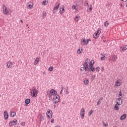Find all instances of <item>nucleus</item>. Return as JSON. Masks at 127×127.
Here are the masks:
<instances>
[{"label":"nucleus","instance_id":"obj_1","mask_svg":"<svg viewBox=\"0 0 127 127\" xmlns=\"http://www.w3.org/2000/svg\"><path fill=\"white\" fill-rule=\"evenodd\" d=\"M84 70H85V72H87L88 71V59L85 60V62L83 64V67L80 68L81 72H83Z\"/></svg>","mask_w":127,"mask_h":127},{"label":"nucleus","instance_id":"obj_2","mask_svg":"<svg viewBox=\"0 0 127 127\" xmlns=\"http://www.w3.org/2000/svg\"><path fill=\"white\" fill-rule=\"evenodd\" d=\"M37 94H38V91L37 89H36V88H35L33 90V92H31V96H32L33 98H35V97L37 96Z\"/></svg>","mask_w":127,"mask_h":127},{"label":"nucleus","instance_id":"obj_3","mask_svg":"<svg viewBox=\"0 0 127 127\" xmlns=\"http://www.w3.org/2000/svg\"><path fill=\"white\" fill-rule=\"evenodd\" d=\"M47 116L49 119H51L52 118V111L50 109L48 110L47 112Z\"/></svg>","mask_w":127,"mask_h":127},{"label":"nucleus","instance_id":"obj_4","mask_svg":"<svg viewBox=\"0 0 127 127\" xmlns=\"http://www.w3.org/2000/svg\"><path fill=\"white\" fill-rule=\"evenodd\" d=\"M17 124V120H14L13 121H11L9 123V126L11 127V126H16Z\"/></svg>","mask_w":127,"mask_h":127},{"label":"nucleus","instance_id":"obj_5","mask_svg":"<svg viewBox=\"0 0 127 127\" xmlns=\"http://www.w3.org/2000/svg\"><path fill=\"white\" fill-rule=\"evenodd\" d=\"M121 85H122V80H121L120 79H119L116 81V82L114 87L115 88H118V87H119V86H121Z\"/></svg>","mask_w":127,"mask_h":127},{"label":"nucleus","instance_id":"obj_6","mask_svg":"<svg viewBox=\"0 0 127 127\" xmlns=\"http://www.w3.org/2000/svg\"><path fill=\"white\" fill-rule=\"evenodd\" d=\"M80 116H81L82 120H84V118H85V109L84 108H82L81 110Z\"/></svg>","mask_w":127,"mask_h":127},{"label":"nucleus","instance_id":"obj_7","mask_svg":"<svg viewBox=\"0 0 127 127\" xmlns=\"http://www.w3.org/2000/svg\"><path fill=\"white\" fill-rule=\"evenodd\" d=\"M96 71V68L93 66H89V65L88 64V72H95Z\"/></svg>","mask_w":127,"mask_h":127},{"label":"nucleus","instance_id":"obj_8","mask_svg":"<svg viewBox=\"0 0 127 127\" xmlns=\"http://www.w3.org/2000/svg\"><path fill=\"white\" fill-rule=\"evenodd\" d=\"M50 94H51V96L53 95H55V96H57V91L54 89H51L50 91Z\"/></svg>","mask_w":127,"mask_h":127},{"label":"nucleus","instance_id":"obj_9","mask_svg":"<svg viewBox=\"0 0 127 127\" xmlns=\"http://www.w3.org/2000/svg\"><path fill=\"white\" fill-rule=\"evenodd\" d=\"M123 103V99L121 98H118L117 99V104L118 106H121Z\"/></svg>","mask_w":127,"mask_h":127},{"label":"nucleus","instance_id":"obj_10","mask_svg":"<svg viewBox=\"0 0 127 127\" xmlns=\"http://www.w3.org/2000/svg\"><path fill=\"white\" fill-rule=\"evenodd\" d=\"M3 12L4 14H7V8L5 5H3L2 6Z\"/></svg>","mask_w":127,"mask_h":127},{"label":"nucleus","instance_id":"obj_11","mask_svg":"<svg viewBox=\"0 0 127 127\" xmlns=\"http://www.w3.org/2000/svg\"><path fill=\"white\" fill-rule=\"evenodd\" d=\"M65 12V9H64V6L63 5V7L60 8V14H63Z\"/></svg>","mask_w":127,"mask_h":127},{"label":"nucleus","instance_id":"obj_12","mask_svg":"<svg viewBox=\"0 0 127 127\" xmlns=\"http://www.w3.org/2000/svg\"><path fill=\"white\" fill-rule=\"evenodd\" d=\"M59 6H60V3H59V4L57 6L54 8L53 13H56V11H57V9L59 8Z\"/></svg>","mask_w":127,"mask_h":127},{"label":"nucleus","instance_id":"obj_13","mask_svg":"<svg viewBox=\"0 0 127 127\" xmlns=\"http://www.w3.org/2000/svg\"><path fill=\"white\" fill-rule=\"evenodd\" d=\"M25 107H27L29 104H30V100L29 99H26L25 100Z\"/></svg>","mask_w":127,"mask_h":127},{"label":"nucleus","instance_id":"obj_14","mask_svg":"<svg viewBox=\"0 0 127 127\" xmlns=\"http://www.w3.org/2000/svg\"><path fill=\"white\" fill-rule=\"evenodd\" d=\"M80 43L81 45H86V39L82 38L81 40Z\"/></svg>","mask_w":127,"mask_h":127},{"label":"nucleus","instance_id":"obj_15","mask_svg":"<svg viewBox=\"0 0 127 127\" xmlns=\"http://www.w3.org/2000/svg\"><path fill=\"white\" fill-rule=\"evenodd\" d=\"M4 118L5 120H7V119H8V114L6 111H4Z\"/></svg>","mask_w":127,"mask_h":127},{"label":"nucleus","instance_id":"obj_16","mask_svg":"<svg viewBox=\"0 0 127 127\" xmlns=\"http://www.w3.org/2000/svg\"><path fill=\"white\" fill-rule=\"evenodd\" d=\"M127 119V114H123L121 117H120V120L121 121H124Z\"/></svg>","mask_w":127,"mask_h":127},{"label":"nucleus","instance_id":"obj_17","mask_svg":"<svg viewBox=\"0 0 127 127\" xmlns=\"http://www.w3.org/2000/svg\"><path fill=\"white\" fill-rule=\"evenodd\" d=\"M16 116V113L14 111H10V117H15Z\"/></svg>","mask_w":127,"mask_h":127},{"label":"nucleus","instance_id":"obj_18","mask_svg":"<svg viewBox=\"0 0 127 127\" xmlns=\"http://www.w3.org/2000/svg\"><path fill=\"white\" fill-rule=\"evenodd\" d=\"M11 65H12V63L9 61L7 63L6 67H7V68H11Z\"/></svg>","mask_w":127,"mask_h":127},{"label":"nucleus","instance_id":"obj_19","mask_svg":"<svg viewBox=\"0 0 127 127\" xmlns=\"http://www.w3.org/2000/svg\"><path fill=\"white\" fill-rule=\"evenodd\" d=\"M99 36H100V35L99 34H98V33H96V32H95V33L93 34V38L95 39H98V38L99 37Z\"/></svg>","mask_w":127,"mask_h":127},{"label":"nucleus","instance_id":"obj_20","mask_svg":"<svg viewBox=\"0 0 127 127\" xmlns=\"http://www.w3.org/2000/svg\"><path fill=\"white\" fill-rule=\"evenodd\" d=\"M57 96L59 97V99H57L56 101H54L53 104H58L59 102H60V96L59 95H57Z\"/></svg>","mask_w":127,"mask_h":127},{"label":"nucleus","instance_id":"obj_21","mask_svg":"<svg viewBox=\"0 0 127 127\" xmlns=\"http://www.w3.org/2000/svg\"><path fill=\"white\" fill-rule=\"evenodd\" d=\"M28 5L29 9H31V8H32V7L33 6V4L32 2H29L28 3Z\"/></svg>","mask_w":127,"mask_h":127},{"label":"nucleus","instance_id":"obj_22","mask_svg":"<svg viewBox=\"0 0 127 127\" xmlns=\"http://www.w3.org/2000/svg\"><path fill=\"white\" fill-rule=\"evenodd\" d=\"M94 64H95V61L94 60L91 61L89 64V67H93L94 66Z\"/></svg>","mask_w":127,"mask_h":127},{"label":"nucleus","instance_id":"obj_23","mask_svg":"<svg viewBox=\"0 0 127 127\" xmlns=\"http://www.w3.org/2000/svg\"><path fill=\"white\" fill-rule=\"evenodd\" d=\"M76 5H82L83 4V0H80L76 2Z\"/></svg>","mask_w":127,"mask_h":127},{"label":"nucleus","instance_id":"obj_24","mask_svg":"<svg viewBox=\"0 0 127 127\" xmlns=\"http://www.w3.org/2000/svg\"><path fill=\"white\" fill-rule=\"evenodd\" d=\"M59 99V97L57 95H55V96L53 98V103H54V101H56V100H58Z\"/></svg>","mask_w":127,"mask_h":127},{"label":"nucleus","instance_id":"obj_25","mask_svg":"<svg viewBox=\"0 0 127 127\" xmlns=\"http://www.w3.org/2000/svg\"><path fill=\"white\" fill-rule=\"evenodd\" d=\"M120 108H119V105H118L117 104H116L114 107V110L115 111H119Z\"/></svg>","mask_w":127,"mask_h":127},{"label":"nucleus","instance_id":"obj_26","mask_svg":"<svg viewBox=\"0 0 127 127\" xmlns=\"http://www.w3.org/2000/svg\"><path fill=\"white\" fill-rule=\"evenodd\" d=\"M84 85H87L88 84H89V80L85 79L83 81Z\"/></svg>","mask_w":127,"mask_h":127},{"label":"nucleus","instance_id":"obj_27","mask_svg":"<svg viewBox=\"0 0 127 127\" xmlns=\"http://www.w3.org/2000/svg\"><path fill=\"white\" fill-rule=\"evenodd\" d=\"M79 19H80V16H79V15H76V16H75V21L78 22V21H79Z\"/></svg>","mask_w":127,"mask_h":127},{"label":"nucleus","instance_id":"obj_28","mask_svg":"<svg viewBox=\"0 0 127 127\" xmlns=\"http://www.w3.org/2000/svg\"><path fill=\"white\" fill-rule=\"evenodd\" d=\"M95 78H96V75L94 74L93 75L91 76V77L90 78L91 81H94V80L95 79Z\"/></svg>","mask_w":127,"mask_h":127},{"label":"nucleus","instance_id":"obj_29","mask_svg":"<svg viewBox=\"0 0 127 127\" xmlns=\"http://www.w3.org/2000/svg\"><path fill=\"white\" fill-rule=\"evenodd\" d=\"M44 117L45 116L43 115H41L40 119V122H43V121H44Z\"/></svg>","mask_w":127,"mask_h":127},{"label":"nucleus","instance_id":"obj_30","mask_svg":"<svg viewBox=\"0 0 127 127\" xmlns=\"http://www.w3.org/2000/svg\"><path fill=\"white\" fill-rule=\"evenodd\" d=\"M101 32H102V29L101 28H99L97 32H96V33H97L98 34H99L101 33Z\"/></svg>","mask_w":127,"mask_h":127},{"label":"nucleus","instance_id":"obj_31","mask_svg":"<svg viewBox=\"0 0 127 127\" xmlns=\"http://www.w3.org/2000/svg\"><path fill=\"white\" fill-rule=\"evenodd\" d=\"M42 18L44 19L45 17H46V12H44L43 13V16H42Z\"/></svg>","mask_w":127,"mask_h":127},{"label":"nucleus","instance_id":"obj_32","mask_svg":"<svg viewBox=\"0 0 127 127\" xmlns=\"http://www.w3.org/2000/svg\"><path fill=\"white\" fill-rule=\"evenodd\" d=\"M112 60L113 61H116V60H117V57H116L115 55L113 56Z\"/></svg>","mask_w":127,"mask_h":127},{"label":"nucleus","instance_id":"obj_33","mask_svg":"<svg viewBox=\"0 0 127 127\" xmlns=\"http://www.w3.org/2000/svg\"><path fill=\"white\" fill-rule=\"evenodd\" d=\"M109 24H110V23H109L108 21H106L104 23V26H106V27H107V26H108Z\"/></svg>","mask_w":127,"mask_h":127},{"label":"nucleus","instance_id":"obj_34","mask_svg":"<svg viewBox=\"0 0 127 127\" xmlns=\"http://www.w3.org/2000/svg\"><path fill=\"white\" fill-rule=\"evenodd\" d=\"M93 112H94V111H93L92 110H90L88 113V115L89 116H91L92 114H93Z\"/></svg>","mask_w":127,"mask_h":127},{"label":"nucleus","instance_id":"obj_35","mask_svg":"<svg viewBox=\"0 0 127 127\" xmlns=\"http://www.w3.org/2000/svg\"><path fill=\"white\" fill-rule=\"evenodd\" d=\"M100 66H97L96 68H95V70H96V72H99V71H100Z\"/></svg>","mask_w":127,"mask_h":127},{"label":"nucleus","instance_id":"obj_36","mask_svg":"<svg viewBox=\"0 0 127 127\" xmlns=\"http://www.w3.org/2000/svg\"><path fill=\"white\" fill-rule=\"evenodd\" d=\"M122 50H127V46H125L123 48H122Z\"/></svg>","mask_w":127,"mask_h":127},{"label":"nucleus","instance_id":"obj_37","mask_svg":"<svg viewBox=\"0 0 127 127\" xmlns=\"http://www.w3.org/2000/svg\"><path fill=\"white\" fill-rule=\"evenodd\" d=\"M42 3V4H44V5H46V4H47V2H46V0H44Z\"/></svg>","mask_w":127,"mask_h":127},{"label":"nucleus","instance_id":"obj_38","mask_svg":"<svg viewBox=\"0 0 127 127\" xmlns=\"http://www.w3.org/2000/svg\"><path fill=\"white\" fill-rule=\"evenodd\" d=\"M49 71H53V66H50V67L49 68Z\"/></svg>","mask_w":127,"mask_h":127},{"label":"nucleus","instance_id":"obj_39","mask_svg":"<svg viewBox=\"0 0 127 127\" xmlns=\"http://www.w3.org/2000/svg\"><path fill=\"white\" fill-rule=\"evenodd\" d=\"M100 59L101 60L104 61L105 60V59H106V57L105 56H103V57H101Z\"/></svg>","mask_w":127,"mask_h":127},{"label":"nucleus","instance_id":"obj_40","mask_svg":"<svg viewBox=\"0 0 127 127\" xmlns=\"http://www.w3.org/2000/svg\"><path fill=\"white\" fill-rule=\"evenodd\" d=\"M122 96H123V93H122V91L120 90L119 92V97H121Z\"/></svg>","mask_w":127,"mask_h":127},{"label":"nucleus","instance_id":"obj_41","mask_svg":"<svg viewBox=\"0 0 127 127\" xmlns=\"http://www.w3.org/2000/svg\"><path fill=\"white\" fill-rule=\"evenodd\" d=\"M87 4H89V1H85V3H84V5L85 6H87Z\"/></svg>","mask_w":127,"mask_h":127},{"label":"nucleus","instance_id":"obj_42","mask_svg":"<svg viewBox=\"0 0 127 127\" xmlns=\"http://www.w3.org/2000/svg\"><path fill=\"white\" fill-rule=\"evenodd\" d=\"M78 54H80V53H82V52H81V50L80 49H78L77 51Z\"/></svg>","mask_w":127,"mask_h":127},{"label":"nucleus","instance_id":"obj_43","mask_svg":"<svg viewBox=\"0 0 127 127\" xmlns=\"http://www.w3.org/2000/svg\"><path fill=\"white\" fill-rule=\"evenodd\" d=\"M89 41H91V39H87V40H86V45H88V43H89Z\"/></svg>","mask_w":127,"mask_h":127},{"label":"nucleus","instance_id":"obj_44","mask_svg":"<svg viewBox=\"0 0 127 127\" xmlns=\"http://www.w3.org/2000/svg\"><path fill=\"white\" fill-rule=\"evenodd\" d=\"M21 126H22V127H24V126H25V122L21 123Z\"/></svg>","mask_w":127,"mask_h":127},{"label":"nucleus","instance_id":"obj_45","mask_svg":"<svg viewBox=\"0 0 127 127\" xmlns=\"http://www.w3.org/2000/svg\"><path fill=\"white\" fill-rule=\"evenodd\" d=\"M39 60V58H36V59H35V62H38Z\"/></svg>","mask_w":127,"mask_h":127},{"label":"nucleus","instance_id":"obj_46","mask_svg":"<svg viewBox=\"0 0 127 127\" xmlns=\"http://www.w3.org/2000/svg\"><path fill=\"white\" fill-rule=\"evenodd\" d=\"M72 8L73 9H76V6L75 5H72Z\"/></svg>","mask_w":127,"mask_h":127},{"label":"nucleus","instance_id":"obj_47","mask_svg":"<svg viewBox=\"0 0 127 127\" xmlns=\"http://www.w3.org/2000/svg\"><path fill=\"white\" fill-rule=\"evenodd\" d=\"M100 104H101V101L98 100L97 103V105H100Z\"/></svg>","mask_w":127,"mask_h":127},{"label":"nucleus","instance_id":"obj_48","mask_svg":"<svg viewBox=\"0 0 127 127\" xmlns=\"http://www.w3.org/2000/svg\"><path fill=\"white\" fill-rule=\"evenodd\" d=\"M34 64V65H37L38 64V62H35Z\"/></svg>","mask_w":127,"mask_h":127},{"label":"nucleus","instance_id":"obj_49","mask_svg":"<svg viewBox=\"0 0 127 127\" xmlns=\"http://www.w3.org/2000/svg\"><path fill=\"white\" fill-rule=\"evenodd\" d=\"M51 123H52V124L54 123V119H52L51 120Z\"/></svg>","mask_w":127,"mask_h":127},{"label":"nucleus","instance_id":"obj_50","mask_svg":"<svg viewBox=\"0 0 127 127\" xmlns=\"http://www.w3.org/2000/svg\"><path fill=\"white\" fill-rule=\"evenodd\" d=\"M64 87H62V90H61V92H60V94L61 95L62 94V91H63V88H64Z\"/></svg>","mask_w":127,"mask_h":127},{"label":"nucleus","instance_id":"obj_51","mask_svg":"<svg viewBox=\"0 0 127 127\" xmlns=\"http://www.w3.org/2000/svg\"><path fill=\"white\" fill-rule=\"evenodd\" d=\"M89 10H90V11H92V5H91L90 6Z\"/></svg>","mask_w":127,"mask_h":127},{"label":"nucleus","instance_id":"obj_52","mask_svg":"<svg viewBox=\"0 0 127 127\" xmlns=\"http://www.w3.org/2000/svg\"><path fill=\"white\" fill-rule=\"evenodd\" d=\"M104 127H108V126H109V125L108 124H104Z\"/></svg>","mask_w":127,"mask_h":127},{"label":"nucleus","instance_id":"obj_53","mask_svg":"<svg viewBox=\"0 0 127 127\" xmlns=\"http://www.w3.org/2000/svg\"><path fill=\"white\" fill-rule=\"evenodd\" d=\"M65 93L66 94H69V92H68V89H66Z\"/></svg>","mask_w":127,"mask_h":127},{"label":"nucleus","instance_id":"obj_54","mask_svg":"<svg viewBox=\"0 0 127 127\" xmlns=\"http://www.w3.org/2000/svg\"><path fill=\"white\" fill-rule=\"evenodd\" d=\"M101 71H104V66L101 67Z\"/></svg>","mask_w":127,"mask_h":127},{"label":"nucleus","instance_id":"obj_55","mask_svg":"<svg viewBox=\"0 0 127 127\" xmlns=\"http://www.w3.org/2000/svg\"><path fill=\"white\" fill-rule=\"evenodd\" d=\"M103 100V97H101L100 99H99V101H102Z\"/></svg>","mask_w":127,"mask_h":127},{"label":"nucleus","instance_id":"obj_56","mask_svg":"<svg viewBox=\"0 0 127 127\" xmlns=\"http://www.w3.org/2000/svg\"><path fill=\"white\" fill-rule=\"evenodd\" d=\"M127 0H122V1H123L124 2H126Z\"/></svg>","mask_w":127,"mask_h":127},{"label":"nucleus","instance_id":"obj_57","mask_svg":"<svg viewBox=\"0 0 127 127\" xmlns=\"http://www.w3.org/2000/svg\"><path fill=\"white\" fill-rule=\"evenodd\" d=\"M20 21L21 22V23H23V21H22V20H21Z\"/></svg>","mask_w":127,"mask_h":127},{"label":"nucleus","instance_id":"obj_58","mask_svg":"<svg viewBox=\"0 0 127 127\" xmlns=\"http://www.w3.org/2000/svg\"><path fill=\"white\" fill-rule=\"evenodd\" d=\"M62 104H63V105H64L65 104V102L63 101Z\"/></svg>","mask_w":127,"mask_h":127},{"label":"nucleus","instance_id":"obj_59","mask_svg":"<svg viewBox=\"0 0 127 127\" xmlns=\"http://www.w3.org/2000/svg\"><path fill=\"white\" fill-rule=\"evenodd\" d=\"M106 41H107L106 40L103 41V42H106Z\"/></svg>","mask_w":127,"mask_h":127},{"label":"nucleus","instance_id":"obj_60","mask_svg":"<svg viewBox=\"0 0 127 127\" xmlns=\"http://www.w3.org/2000/svg\"><path fill=\"white\" fill-rule=\"evenodd\" d=\"M54 108H56V105H54Z\"/></svg>","mask_w":127,"mask_h":127},{"label":"nucleus","instance_id":"obj_61","mask_svg":"<svg viewBox=\"0 0 127 127\" xmlns=\"http://www.w3.org/2000/svg\"><path fill=\"white\" fill-rule=\"evenodd\" d=\"M100 55H101V56H103V54H101Z\"/></svg>","mask_w":127,"mask_h":127},{"label":"nucleus","instance_id":"obj_62","mask_svg":"<svg viewBox=\"0 0 127 127\" xmlns=\"http://www.w3.org/2000/svg\"><path fill=\"white\" fill-rule=\"evenodd\" d=\"M105 124V122H103V125H104Z\"/></svg>","mask_w":127,"mask_h":127},{"label":"nucleus","instance_id":"obj_63","mask_svg":"<svg viewBox=\"0 0 127 127\" xmlns=\"http://www.w3.org/2000/svg\"><path fill=\"white\" fill-rule=\"evenodd\" d=\"M43 74H45V72H44L43 73Z\"/></svg>","mask_w":127,"mask_h":127},{"label":"nucleus","instance_id":"obj_64","mask_svg":"<svg viewBox=\"0 0 127 127\" xmlns=\"http://www.w3.org/2000/svg\"><path fill=\"white\" fill-rule=\"evenodd\" d=\"M66 88H67V90H68V87H67Z\"/></svg>","mask_w":127,"mask_h":127}]
</instances>
